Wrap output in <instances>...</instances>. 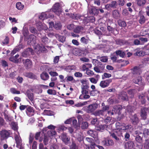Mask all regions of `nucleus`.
I'll list each match as a JSON object with an SVG mask.
<instances>
[{
	"label": "nucleus",
	"instance_id": "obj_1",
	"mask_svg": "<svg viewBox=\"0 0 149 149\" xmlns=\"http://www.w3.org/2000/svg\"><path fill=\"white\" fill-rule=\"evenodd\" d=\"M92 62L93 64L97 63V65L95 64L94 68V70L97 73H102L103 72L105 68V66L102 63L97 60L94 59L93 60Z\"/></svg>",
	"mask_w": 149,
	"mask_h": 149
},
{
	"label": "nucleus",
	"instance_id": "obj_2",
	"mask_svg": "<svg viewBox=\"0 0 149 149\" xmlns=\"http://www.w3.org/2000/svg\"><path fill=\"white\" fill-rule=\"evenodd\" d=\"M102 143L103 145L106 147L112 146L114 144V142L112 139L106 138H104Z\"/></svg>",
	"mask_w": 149,
	"mask_h": 149
},
{
	"label": "nucleus",
	"instance_id": "obj_3",
	"mask_svg": "<svg viewBox=\"0 0 149 149\" xmlns=\"http://www.w3.org/2000/svg\"><path fill=\"white\" fill-rule=\"evenodd\" d=\"M135 139L136 142L139 143H141L142 142V138L143 134L142 133L139 132L138 131H136L135 132Z\"/></svg>",
	"mask_w": 149,
	"mask_h": 149
},
{
	"label": "nucleus",
	"instance_id": "obj_4",
	"mask_svg": "<svg viewBox=\"0 0 149 149\" xmlns=\"http://www.w3.org/2000/svg\"><path fill=\"white\" fill-rule=\"evenodd\" d=\"M0 134L1 139H6L10 135V133L9 131L4 130L0 132Z\"/></svg>",
	"mask_w": 149,
	"mask_h": 149
},
{
	"label": "nucleus",
	"instance_id": "obj_5",
	"mask_svg": "<svg viewBox=\"0 0 149 149\" xmlns=\"http://www.w3.org/2000/svg\"><path fill=\"white\" fill-rule=\"evenodd\" d=\"M116 128L117 130H119L120 131L121 130H127L130 128V125L123 126L121 125V123L119 122H116Z\"/></svg>",
	"mask_w": 149,
	"mask_h": 149
},
{
	"label": "nucleus",
	"instance_id": "obj_6",
	"mask_svg": "<svg viewBox=\"0 0 149 149\" xmlns=\"http://www.w3.org/2000/svg\"><path fill=\"white\" fill-rule=\"evenodd\" d=\"M111 79L101 81L100 84V86L102 88H104L108 87L112 81Z\"/></svg>",
	"mask_w": 149,
	"mask_h": 149
},
{
	"label": "nucleus",
	"instance_id": "obj_7",
	"mask_svg": "<svg viewBox=\"0 0 149 149\" xmlns=\"http://www.w3.org/2000/svg\"><path fill=\"white\" fill-rule=\"evenodd\" d=\"M88 12L92 15H97L99 13V10L95 7L92 6L88 8Z\"/></svg>",
	"mask_w": 149,
	"mask_h": 149
},
{
	"label": "nucleus",
	"instance_id": "obj_8",
	"mask_svg": "<svg viewBox=\"0 0 149 149\" xmlns=\"http://www.w3.org/2000/svg\"><path fill=\"white\" fill-rule=\"evenodd\" d=\"M14 139L16 144V147H19L21 146V145L23 144L22 140L19 134H15V135Z\"/></svg>",
	"mask_w": 149,
	"mask_h": 149
},
{
	"label": "nucleus",
	"instance_id": "obj_9",
	"mask_svg": "<svg viewBox=\"0 0 149 149\" xmlns=\"http://www.w3.org/2000/svg\"><path fill=\"white\" fill-rule=\"evenodd\" d=\"M98 104L97 103L93 104L88 105L87 107V112L91 113L93 112L98 108Z\"/></svg>",
	"mask_w": 149,
	"mask_h": 149
},
{
	"label": "nucleus",
	"instance_id": "obj_10",
	"mask_svg": "<svg viewBox=\"0 0 149 149\" xmlns=\"http://www.w3.org/2000/svg\"><path fill=\"white\" fill-rule=\"evenodd\" d=\"M53 17V15H50L49 12L42 13L39 17V18L40 19L43 20L45 19L52 18Z\"/></svg>",
	"mask_w": 149,
	"mask_h": 149
},
{
	"label": "nucleus",
	"instance_id": "obj_11",
	"mask_svg": "<svg viewBox=\"0 0 149 149\" xmlns=\"http://www.w3.org/2000/svg\"><path fill=\"white\" fill-rule=\"evenodd\" d=\"M33 52L32 49L29 48L27 49L22 53V55L24 57H26L31 54H33Z\"/></svg>",
	"mask_w": 149,
	"mask_h": 149
},
{
	"label": "nucleus",
	"instance_id": "obj_12",
	"mask_svg": "<svg viewBox=\"0 0 149 149\" xmlns=\"http://www.w3.org/2000/svg\"><path fill=\"white\" fill-rule=\"evenodd\" d=\"M45 49L44 46H41L39 44H38L35 48V51L38 54L45 51Z\"/></svg>",
	"mask_w": 149,
	"mask_h": 149
},
{
	"label": "nucleus",
	"instance_id": "obj_13",
	"mask_svg": "<svg viewBox=\"0 0 149 149\" xmlns=\"http://www.w3.org/2000/svg\"><path fill=\"white\" fill-rule=\"evenodd\" d=\"M117 6V3L116 1H112L111 3L105 5V8L106 9L109 10L111 8H116Z\"/></svg>",
	"mask_w": 149,
	"mask_h": 149
},
{
	"label": "nucleus",
	"instance_id": "obj_14",
	"mask_svg": "<svg viewBox=\"0 0 149 149\" xmlns=\"http://www.w3.org/2000/svg\"><path fill=\"white\" fill-rule=\"evenodd\" d=\"M35 110L33 107L29 106L27 108L26 110V112L27 115L30 116L34 115Z\"/></svg>",
	"mask_w": 149,
	"mask_h": 149
},
{
	"label": "nucleus",
	"instance_id": "obj_15",
	"mask_svg": "<svg viewBox=\"0 0 149 149\" xmlns=\"http://www.w3.org/2000/svg\"><path fill=\"white\" fill-rule=\"evenodd\" d=\"M87 134L93 138L96 139H97L98 136L97 133L96 131L92 130H90L88 131Z\"/></svg>",
	"mask_w": 149,
	"mask_h": 149
},
{
	"label": "nucleus",
	"instance_id": "obj_16",
	"mask_svg": "<svg viewBox=\"0 0 149 149\" xmlns=\"http://www.w3.org/2000/svg\"><path fill=\"white\" fill-rule=\"evenodd\" d=\"M132 70V73L134 76V75L135 76L136 75H139L141 72L139 67H135L133 68Z\"/></svg>",
	"mask_w": 149,
	"mask_h": 149
},
{
	"label": "nucleus",
	"instance_id": "obj_17",
	"mask_svg": "<svg viewBox=\"0 0 149 149\" xmlns=\"http://www.w3.org/2000/svg\"><path fill=\"white\" fill-rule=\"evenodd\" d=\"M147 109L145 108L141 109V116L143 120L146 119L147 117Z\"/></svg>",
	"mask_w": 149,
	"mask_h": 149
},
{
	"label": "nucleus",
	"instance_id": "obj_18",
	"mask_svg": "<svg viewBox=\"0 0 149 149\" xmlns=\"http://www.w3.org/2000/svg\"><path fill=\"white\" fill-rule=\"evenodd\" d=\"M133 82L135 84H138L140 85H142V79L141 77L139 76L133 79Z\"/></svg>",
	"mask_w": 149,
	"mask_h": 149
},
{
	"label": "nucleus",
	"instance_id": "obj_19",
	"mask_svg": "<svg viewBox=\"0 0 149 149\" xmlns=\"http://www.w3.org/2000/svg\"><path fill=\"white\" fill-rule=\"evenodd\" d=\"M24 65L26 69L31 68L32 67V62L29 59H26L24 62Z\"/></svg>",
	"mask_w": 149,
	"mask_h": 149
},
{
	"label": "nucleus",
	"instance_id": "obj_20",
	"mask_svg": "<svg viewBox=\"0 0 149 149\" xmlns=\"http://www.w3.org/2000/svg\"><path fill=\"white\" fill-rule=\"evenodd\" d=\"M80 81L82 84L81 88H89L88 81L86 79H81Z\"/></svg>",
	"mask_w": 149,
	"mask_h": 149
},
{
	"label": "nucleus",
	"instance_id": "obj_21",
	"mask_svg": "<svg viewBox=\"0 0 149 149\" xmlns=\"http://www.w3.org/2000/svg\"><path fill=\"white\" fill-rule=\"evenodd\" d=\"M132 123L134 125H136L139 122V119L136 114H134L132 116L131 118Z\"/></svg>",
	"mask_w": 149,
	"mask_h": 149
},
{
	"label": "nucleus",
	"instance_id": "obj_22",
	"mask_svg": "<svg viewBox=\"0 0 149 149\" xmlns=\"http://www.w3.org/2000/svg\"><path fill=\"white\" fill-rule=\"evenodd\" d=\"M60 7V3H55L53 6L52 10L54 12H56L59 10Z\"/></svg>",
	"mask_w": 149,
	"mask_h": 149
},
{
	"label": "nucleus",
	"instance_id": "obj_23",
	"mask_svg": "<svg viewBox=\"0 0 149 149\" xmlns=\"http://www.w3.org/2000/svg\"><path fill=\"white\" fill-rule=\"evenodd\" d=\"M135 51L136 52L135 54L136 55L139 56H143L145 55L143 49L142 50L137 49L135 50Z\"/></svg>",
	"mask_w": 149,
	"mask_h": 149
},
{
	"label": "nucleus",
	"instance_id": "obj_24",
	"mask_svg": "<svg viewBox=\"0 0 149 149\" xmlns=\"http://www.w3.org/2000/svg\"><path fill=\"white\" fill-rule=\"evenodd\" d=\"M84 29V27L81 26H77L74 29V32L77 33H79L82 32Z\"/></svg>",
	"mask_w": 149,
	"mask_h": 149
},
{
	"label": "nucleus",
	"instance_id": "obj_25",
	"mask_svg": "<svg viewBox=\"0 0 149 149\" xmlns=\"http://www.w3.org/2000/svg\"><path fill=\"white\" fill-rule=\"evenodd\" d=\"M61 136L63 141L66 144H67L68 143L69 141V139L67 137L66 134L65 133L61 135Z\"/></svg>",
	"mask_w": 149,
	"mask_h": 149
},
{
	"label": "nucleus",
	"instance_id": "obj_26",
	"mask_svg": "<svg viewBox=\"0 0 149 149\" xmlns=\"http://www.w3.org/2000/svg\"><path fill=\"white\" fill-rule=\"evenodd\" d=\"M134 143L133 141H130L125 144V146L126 148L132 149L133 148Z\"/></svg>",
	"mask_w": 149,
	"mask_h": 149
},
{
	"label": "nucleus",
	"instance_id": "obj_27",
	"mask_svg": "<svg viewBox=\"0 0 149 149\" xmlns=\"http://www.w3.org/2000/svg\"><path fill=\"white\" fill-rule=\"evenodd\" d=\"M113 17L115 19H118L119 18L120 15L118 11L117 10H113L112 12Z\"/></svg>",
	"mask_w": 149,
	"mask_h": 149
},
{
	"label": "nucleus",
	"instance_id": "obj_28",
	"mask_svg": "<svg viewBox=\"0 0 149 149\" xmlns=\"http://www.w3.org/2000/svg\"><path fill=\"white\" fill-rule=\"evenodd\" d=\"M115 53L117 56H119L120 57L123 58L125 55V54L123 51L121 50H118L116 51L114 53V54Z\"/></svg>",
	"mask_w": 149,
	"mask_h": 149
},
{
	"label": "nucleus",
	"instance_id": "obj_29",
	"mask_svg": "<svg viewBox=\"0 0 149 149\" xmlns=\"http://www.w3.org/2000/svg\"><path fill=\"white\" fill-rule=\"evenodd\" d=\"M36 26L37 29L39 31H41L43 29H46L47 28L43 27V24L41 22H39L36 24Z\"/></svg>",
	"mask_w": 149,
	"mask_h": 149
},
{
	"label": "nucleus",
	"instance_id": "obj_30",
	"mask_svg": "<svg viewBox=\"0 0 149 149\" xmlns=\"http://www.w3.org/2000/svg\"><path fill=\"white\" fill-rule=\"evenodd\" d=\"M40 76L41 79L44 80H48L49 77L48 74L46 72H42L40 74Z\"/></svg>",
	"mask_w": 149,
	"mask_h": 149
},
{
	"label": "nucleus",
	"instance_id": "obj_31",
	"mask_svg": "<svg viewBox=\"0 0 149 149\" xmlns=\"http://www.w3.org/2000/svg\"><path fill=\"white\" fill-rule=\"evenodd\" d=\"M89 88H81V92L82 94L79 96V98L81 99V97H82L83 95L88 94V90Z\"/></svg>",
	"mask_w": 149,
	"mask_h": 149
},
{
	"label": "nucleus",
	"instance_id": "obj_32",
	"mask_svg": "<svg viewBox=\"0 0 149 149\" xmlns=\"http://www.w3.org/2000/svg\"><path fill=\"white\" fill-rule=\"evenodd\" d=\"M19 55L17 54L15 56L10 57L9 58V60L15 63H18L19 62V59L17 58L19 57Z\"/></svg>",
	"mask_w": 149,
	"mask_h": 149
},
{
	"label": "nucleus",
	"instance_id": "obj_33",
	"mask_svg": "<svg viewBox=\"0 0 149 149\" xmlns=\"http://www.w3.org/2000/svg\"><path fill=\"white\" fill-rule=\"evenodd\" d=\"M25 76L32 79H35L37 77L35 75L31 73H26L25 74Z\"/></svg>",
	"mask_w": 149,
	"mask_h": 149
},
{
	"label": "nucleus",
	"instance_id": "obj_34",
	"mask_svg": "<svg viewBox=\"0 0 149 149\" xmlns=\"http://www.w3.org/2000/svg\"><path fill=\"white\" fill-rule=\"evenodd\" d=\"M100 30L102 33V35H105L107 36H109L111 35V34L110 33H107V32H106V29L105 28L102 27L100 28Z\"/></svg>",
	"mask_w": 149,
	"mask_h": 149
},
{
	"label": "nucleus",
	"instance_id": "obj_35",
	"mask_svg": "<svg viewBox=\"0 0 149 149\" xmlns=\"http://www.w3.org/2000/svg\"><path fill=\"white\" fill-rule=\"evenodd\" d=\"M89 41L88 38H86L85 37H82L80 39V42L81 43L85 45H87Z\"/></svg>",
	"mask_w": 149,
	"mask_h": 149
},
{
	"label": "nucleus",
	"instance_id": "obj_36",
	"mask_svg": "<svg viewBox=\"0 0 149 149\" xmlns=\"http://www.w3.org/2000/svg\"><path fill=\"white\" fill-rule=\"evenodd\" d=\"M139 98L142 104H144L145 103L146 100L144 95L142 94L139 95Z\"/></svg>",
	"mask_w": 149,
	"mask_h": 149
},
{
	"label": "nucleus",
	"instance_id": "obj_37",
	"mask_svg": "<svg viewBox=\"0 0 149 149\" xmlns=\"http://www.w3.org/2000/svg\"><path fill=\"white\" fill-rule=\"evenodd\" d=\"M36 36L33 34H31L29 36V40L30 41V42L32 43H35V41L36 40Z\"/></svg>",
	"mask_w": 149,
	"mask_h": 149
},
{
	"label": "nucleus",
	"instance_id": "obj_38",
	"mask_svg": "<svg viewBox=\"0 0 149 149\" xmlns=\"http://www.w3.org/2000/svg\"><path fill=\"white\" fill-rule=\"evenodd\" d=\"M136 92V91L135 89H131L128 91V93L130 95V97L131 98L133 97Z\"/></svg>",
	"mask_w": 149,
	"mask_h": 149
},
{
	"label": "nucleus",
	"instance_id": "obj_39",
	"mask_svg": "<svg viewBox=\"0 0 149 149\" xmlns=\"http://www.w3.org/2000/svg\"><path fill=\"white\" fill-rule=\"evenodd\" d=\"M16 8L19 10H21L23 9L24 8V5L21 2H17L16 4Z\"/></svg>",
	"mask_w": 149,
	"mask_h": 149
},
{
	"label": "nucleus",
	"instance_id": "obj_40",
	"mask_svg": "<svg viewBox=\"0 0 149 149\" xmlns=\"http://www.w3.org/2000/svg\"><path fill=\"white\" fill-rule=\"evenodd\" d=\"M104 113L102 110H99L96 111L94 113V114L95 116H100V115H103Z\"/></svg>",
	"mask_w": 149,
	"mask_h": 149
},
{
	"label": "nucleus",
	"instance_id": "obj_41",
	"mask_svg": "<svg viewBox=\"0 0 149 149\" xmlns=\"http://www.w3.org/2000/svg\"><path fill=\"white\" fill-rule=\"evenodd\" d=\"M27 96L29 99L31 101L33 100V93L31 92L28 91L27 92Z\"/></svg>",
	"mask_w": 149,
	"mask_h": 149
},
{
	"label": "nucleus",
	"instance_id": "obj_42",
	"mask_svg": "<svg viewBox=\"0 0 149 149\" xmlns=\"http://www.w3.org/2000/svg\"><path fill=\"white\" fill-rule=\"evenodd\" d=\"M146 2L145 0H136V3L137 5L140 6H143L145 5Z\"/></svg>",
	"mask_w": 149,
	"mask_h": 149
},
{
	"label": "nucleus",
	"instance_id": "obj_43",
	"mask_svg": "<svg viewBox=\"0 0 149 149\" xmlns=\"http://www.w3.org/2000/svg\"><path fill=\"white\" fill-rule=\"evenodd\" d=\"M146 21V19L145 17L142 15H141L139 16V22L140 24H142L144 23Z\"/></svg>",
	"mask_w": 149,
	"mask_h": 149
},
{
	"label": "nucleus",
	"instance_id": "obj_44",
	"mask_svg": "<svg viewBox=\"0 0 149 149\" xmlns=\"http://www.w3.org/2000/svg\"><path fill=\"white\" fill-rule=\"evenodd\" d=\"M96 146L95 143H91L90 145H86V149H95V146Z\"/></svg>",
	"mask_w": 149,
	"mask_h": 149
},
{
	"label": "nucleus",
	"instance_id": "obj_45",
	"mask_svg": "<svg viewBox=\"0 0 149 149\" xmlns=\"http://www.w3.org/2000/svg\"><path fill=\"white\" fill-rule=\"evenodd\" d=\"M141 143H134L133 148L134 149H141L142 148V145Z\"/></svg>",
	"mask_w": 149,
	"mask_h": 149
},
{
	"label": "nucleus",
	"instance_id": "obj_46",
	"mask_svg": "<svg viewBox=\"0 0 149 149\" xmlns=\"http://www.w3.org/2000/svg\"><path fill=\"white\" fill-rule=\"evenodd\" d=\"M108 127H110V125H102L100 126L99 129H98V130L102 132L106 128H107Z\"/></svg>",
	"mask_w": 149,
	"mask_h": 149
},
{
	"label": "nucleus",
	"instance_id": "obj_47",
	"mask_svg": "<svg viewBox=\"0 0 149 149\" xmlns=\"http://www.w3.org/2000/svg\"><path fill=\"white\" fill-rule=\"evenodd\" d=\"M54 27L56 30H60L61 29V25L60 22H56Z\"/></svg>",
	"mask_w": 149,
	"mask_h": 149
},
{
	"label": "nucleus",
	"instance_id": "obj_48",
	"mask_svg": "<svg viewBox=\"0 0 149 149\" xmlns=\"http://www.w3.org/2000/svg\"><path fill=\"white\" fill-rule=\"evenodd\" d=\"M143 49L145 55L149 54V44L144 47Z\"/></svg>",
	"mask_w": 149,
	"mask_h": 149
},
{
	"label": "nucleus",
	"instance_id": "obj_49",
	"mask_svg": "<svg viewBox=\"0 0 149 149\" xmlns=\"http://www.w3.org/2000/svg\"><path fill=\"white\" fill-rule=\"evenodd\" d=\"M88 127V124L87 122H83L82 123L81 127L82 129H87Z\"/></svg>",
	"mask_w": 149,
	"mask_h": 149
},
{
	"label": "nucleus",
	"instance_id": "obj_50",
	"mask_svg": "<svg viewBox=\"0 0 149 149\" xmlns=\"http://www.w3.org/2000/svg\"><path fill=\"white\" fill-rule=\"evenodd\" d=\"M121 98L123 100H125L126 101L128 100V97L126 93L123 92Z\"/></svg>",
	"mask_w": 149,
	"mask_h": 149
},
{
	"label": "nucleus",
	"instance_id": "obj_51",
	"mask_svg": "<svg viewBox=\"0 0 149 149\" xmlns=\"http://www.w3.org/2000/svg\"><path fill=\"white\" fill-rule=\"evenodd\" d=\"M76 138L77 140L79 142H81L83 141V137L82 134H77Z\"/></svg>",
	"mask_w": 149,
	"mask_h": 149
},
{
	"label": "nucleus",
	"instance_id": "obj_52",
	"mask_svg": "<svg viewBox=\"0 0 149 149\" xmlns=\"http://www.w3.org/2000/svg\"><path fill=\"white\" fill-rule=\"evenodd\" d=\"M65 79L67 82L72 81L75 80L72 76L69 75H68L65 77Z\"/></svg>",
	"mask_w": 149,
	"mask_h": 149
},
{
	"label": "nucleus",
	"instance_id": "obj_53",
	"mask_svg": "<svg viewBox=\"0 0 149 149\" xmlns=\"http://www.w3.org/2000/svg\"><path fill=\"white\" fill-rule=\"evenodd\" d=\"M10 92L13 94H20V92L19 91H17L16 89L15 88H12L10 89Z\"/></svg>",
	"mask_w": 149,
	"mask_h": 149
},
{
	"label": "nucleus",
	"instance_id": "obj_54",
	"mask_svg": "<svg viewBox=\"0 0 149 149\" xmlns=\"http://www.w3.org/2000/svg\"><path fill=\"white\" fill-rule=\"evenodd\" d=\"M111 74L107 73H105L102 75V78L103 79H104L106 78H109L111 77Z\"/></svg>",
	"mask_w": 149,
	"mask_h": 149
},
{
	"label": "nucleus",
	"instance_id": "obj_55",
	"mask_svg": "<svg viewBox=\"0 0 149 149\" xmlns=\"http://www.w3.org/2000/svg\"><path fill=\"white\" fill-rule=\"evenodd\" d=\"M143 135L145 137H147L149 135V130L147 129H144L143 130Z\"/></svg>",
	"mask_w": 149,
	"mask_h": 149
},
{
	"label": "nucleus",
	"instance_id": "obj_56",
	"mask_svg": "<svg viewBox=\"0 0 149 149\" xmlns=\"http://www.w3.org/2000/svg\"><path fill=\"white\" fill-rule=\"evenodd\" d=\"M47 93L50 95H56V93L55 90H54L52 89H48L47 91Z\"/></svg>",
	"mask_w": 149,
	"mask_h": 149
},
{
	"label": "nucleus",
	"instance_id": "obj_57",
	"mask_svg": "<svg viewBox=\"0 0 149 149\" xmlns=\"http://www.w3.org/2000/svg\"><path fill=\"white\" fill-rule=\"evenodd\" d=\"M56 133V132L54 130H50L48 132V134L49 136H54Z\"/></svg>",
	"mask_w": 149,
	"mask_h": 149
},
{
	"label": "nucleus",
	"instance_id": "obj_58",
	"mask_svg": "<svg viewBox=\"0 0 149 149\" xmlns=\"http://www.w3.org/2000/svg\"><path fill=\"white\" fill-rule=\"evenodd\" d=\"M58 130L61 131H63L67 129V128L65 127L63 125H57Z\"/></svg>",
	"mask_w": 149,
	"mask_h": 149
},
{
	"label": "nucleus",
	"instance_id": "obj_59",
	"mask_svg": "<svg viewBox=\"0 0 149 149\" xmlns=\"http://www.w3.org/2000/svg\"><path fill=\"white\" fill-rule=\"evenodd\" d=\"M117 56L115 55L114 54L111 55V59L113 62H118L119 60H118L116 61L117 58Z\"/></svg>",
	"mask_w": 149,
	"mask_h": 149
},
{
	"label": "nucleus",
	"instance_id": "obj_60",
	"mask_svg": "<svg viewBox=\"0 0 149 149\" xmlns=\"http://www.w3.org/2000/svg\"><path fill=\"white\" fill-rule=\"evenodd\" d=\"M9 39L8 37H6L3 40L2 42V45H7L9 43Z\"/></svg>",
	"mask_w": 149,
	"mask_h": 149
},
{
	"label": "nucleus",
	"instance_id": "obj_61",
	"mask_svg": "<svg viewBox=\"0 0 149 149\" xmlns=\"http://www.w3.org/2000/svg\"><path fill=\"white\" fill-rule=\"evenodd\" d=\"M94 31L96 34L99 36H100L101 35H102L103 34L102 32L97 29H95Z\"/></svg>",
	"mask_w": 149,
	"mask_h": 149
},
{
	"label": "nucleus",
	"instance_id": "obj_62",
	"mask_svg": "<svg viewBox=\"0 0 149 149\" xmlns=\"http://www.w3.org/2000/svg\"><path fill=\"white\" fill-rule=\"evenodd\" d=\"M130 134L129 133L125 132L124 135V139L126 141H128L130 139Z\"/></svg>",
	"mask_w": 149,
	"mask_h": 149
},
{
	"label": "nucleus",
	"instance_id": "obj_63",
	"mask_svg": "<svg viewBox=\"0 0 149 149\" xmlns=\"http://www.w3.org/2000/svg\"><path fill=\"white\" fill-rule=\"evenodd\" d=\"M57 36L60 42L63 43L65 41V38L64 36L59 35H57Z\"/></svg>",
	"mask_w": 149,
	"mask_h": 149
},
{
	"label": "nucleus",
	"instance_id": "obj_64",
	"mask_svg": "<svg viewBox=\"0 0 149 149\" xmlns=\"http://www.w3.org/2000/svg\"><path fill=\"white\" fill-rule=\"evenodd\" d=\"M144 147L147 149L149 148V140L146 139L145 142L144 144Z\"/></svg>",
	"mask_w": 149,
	"mask_h": 149
}]
</instances>
